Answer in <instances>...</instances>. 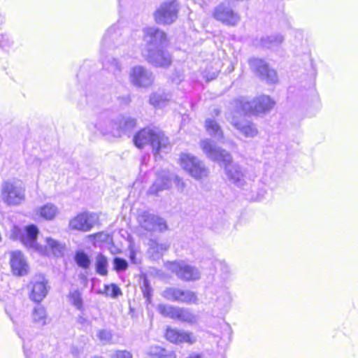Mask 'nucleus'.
Returning <instances> with one entry per match:
<instances>
[{"instance_id":"21","label":"nucleus","mask_w":358,"mask_h":358,"mask_svg":"<svg viewBox=\"0 0 358 358\" xmlns=\"http://www.w3.org/2000/svg\"><path fill=\"white\" fill-rule=\"evenodd\" d=\"M136 126V120L130 117L117 116L115 129H103V132H112L116 137L131 131Z\"/></svg>"},{"instance_id":"13","label":"nucleus","mask_w":358,"mask_h":358,"mask_svg":"<svg viewBox=\"0 0 358 358\" xmlns=\"http://www.w3.org/2000/svg\"><path fill=\"white\" fill-rule=\"evenodd\" d=\"M155 80L152 72L147 68L137 65L130 69L129 81L136 87L148 88Z\"/></svg>"},{"instance_id":"50","label":"nucleus","mask_w":358,"mask_h":358,"mask_svg":"<svg viewBox=\"0 0 358 358\" xmlns=\"http://www.w3.org/2000/svg\"><path fill=\"white\" fill-rule=\"evenodd\" d=\"M134 252H131V255H130V258L131 259V260L134 262Z\"/></svg>"},{"instance_id":"7","label":"nucleus","mask_w":358,"mask_h":358,"mask_svg":"<svg viewBox=\"0 0 358 358\" xmlns=\"http://www.w3.org/2000/svg\"><path fill=\"white\" fill-rule=\"evenodd\" d=\"M180 164L182 169L196 180H203L208 176L209 169L205 164L190 154H181Z\"/></svg>"},{"instance_id":"9","label":"nucleus","mask_w":358,"mask_h":358,"mask_svg":"<svg viewBox=\"0 0 358 358\" xmlns=\"http://www.w3.org/2000/svg\"><path fill=\"white\" fill-rule=\"evenodd\" d=\"M179 3L177 0H168L159 6L154 14L157 23L161 24H170L178 18Z\"/></svg>"},{"instance_id":"23","label":"nucleus","mask_w":358,"mask_h":358,"mask_svg":"<svg viewBox=\"0 0 358 358\" xmlns=\"http://www.w3.org/2000/svg\"><path fill=\"white\" fill-rule=\"evenodd\" d=\"M152 52L153 53L154 57L159 60L160 64L152 62L148 56L142 55L150 64L159 67H167L171 64V56L167 51L164 50V46L156 48L154 51H152Z\"/></svg>"},{"instance_id":"33","label":"nucleus","mask_w":358,"mask_h":358,"mask_svg":"<svg viewBox=\"0 0 358 358\" xmlns=\"http://www.w3.org/2000/svg\"><path fill=\"white\" fill-rule=\"evenodd\" d=\"M96 271L101 275H106L108 273L107 266L108 260L107 258L101 254H99L96 257Z\"/></svg>"},{"instance_id":"5","label":"nucleus","mask_w":358,"mask_h":358,"mask_svg":"<svg viewBox=\"0 0 358 358\" xmlns=\"http://www.w3.org/2000/svg\"><path fill=\"white\" fill-rule=\"evenodd\" d=\"M234 104L237 109L240 107L243 113L258 115L269 112L273 108L275 101L268 96L262 95L252 101H249L247 98L241 97L235 99Z\"/></svg>"},{"instance_id":"48","label":"nucleus","mask_w":358,"mask_h":358,"mask_svg":"<svg viewBox=\"0 0 358 358\" xmlns=\"http://www.w3.org/2000/svg\"><path fill=\"white\" fill-rule=\"evenodd\" d=\"M24 353H25V355H26V357H27V358H39L37 354H36V355H35L34 357H31L29 355V353H28L25 350H24ZM42 358H43V357H42Z\"/></svg>"},{"instance_id":"44","label":"nucleus","mask_w":358,"mask_h":358,"mask_svg":"<svg viewBox=\"0 0 358 358\" xmlns=\"http://www.w3.org/2000/svg\"><path fill=\"white\" fill-rule=\"evenodd\" d=\"M13 41L11 38H10L8 36L1 35V48H9L12 45Z\"/></svg>"},{"instance_id":"14","label":"nucleus","mask_w":358,"mask_h":358,"mask_svg":"<svg viewBox=\"0 0 358 358\" xmlns=\"http://www.w3.org/2000/svg\"><path fill=\"white\" fill-rule=\"evenodd\" d=\"M27 288L29 290V299L39 303L48 292V280L43 275H36L27 285Z\"/></svg>"},{"instance_id":"47","label":"nucleus","mask_w":358,"mask_h":358,"mask_svg":"<svg viewBox=\"0 0 358 358\" xmlns=\"http://www.w3.org/2000/svg\"><path fill=\"white\" fill-rule=\"evenodd\" d=\"M185 358H204V354L202 352H192Z\"/></svg>"},{"instance_id":"17","label":"nucleus","mask_w":358,"mask_h":358,"mask_svg":"<svg viewBox=\"0 0 358 358\" xmlns=\"http://www.w3.org/2000/svg\"><path fill=\"white\" fill-rule=\"evenodd\" d=\"M162 296L167 300L182 303L195 304L198 302V297L195 292L175 287L166 289Z\"/></svg>"},{"instance_id":"34","label":"nucleus","mask_w":358,"mask_h":358,"mask_svg":"<svg viewBox=\"0 0 358 358\" xmlns=\"http://www.w3.org/2000/svg\"><path fill=\"white\" fill-rule=\"evenodd\" d=\"M103 66L115 76L118 75L122 71V65L115 58H110L103 62Z\"/></svg>"},{"instance_id":"24","label":"nucleus","mask_w":358,"mask_h":358,"mask_svg":"<svg viewBox=\"0 0 358 358\" xmlns=\"http://www.w3.org/2000/svg\"><path fill=\"white\" fill-rule=\"evenodd\" d=\"M171 94L164 91L153 92L150 96V103L157 108L165 107L171 99Z\"/></svg>"},{"instance_id":"38","label":"nucleus","mask_w":358,"mask_h":358,"mask_svg":"<svg viewBox=\"0 0 358 358\" xmlns=\"http://www.w3.org/2000/svg\"><path fill=\"white\" fill-rule=\"evenodd\" d=\"M117 27L115 25L110 27L104 34L102 43L103 45H108L110 41L114 43V39L117 36Z\"/></svg>"},{"instance_id":"19","label":"nucleus","mask_w":358,"mask_h":358,"mask_svg":"<svg viewBox=\"0 0 358 358\" xmlns=\"http://www.w3.org/2000/svg\"><path fill=\"white\" fill-rule=\"evenodd\" d=\"M117 124V117H113L112 114L109 112H103L99 115L96 122L92 124H90V129H91L92 127L96 129V131L99 132L103 136H112L113 137H116L115 134L112 132H103V129L104 128L108 129H115Z\"/></svg>"},{"instance_id":"10","label":"nucleus","mask_w":358,"mask_h":358,"mask_svg":"<svg viewBox=\"0 0 358 358\" xmlns=\"http://www.w3.org/2000/svg\"><path fill=\"white\" fill-rule=\"evenodd\" d=\"M213 17L228 27H236L241 22L240 14L226 2H222L214 8Z\"/></svg>"},{"instance_id":"20","label":"nucleus","mask_w":358,"mask_h":358,"mask_svg":"<svg viewBox=\"0 0 358 358\" xmlns=\"http://www.w3.org/2000/svg\"><path fill=\"white\" fill-rule=\"evenodd\" d=\"M96 217L93 214L83 213L77 215L69 222V228L72 230L88 231L94 225Z\"/></svg>"},{"instance_id":"15","label":"nucleus","mask_w":358,"mask_h":358,"mask_svg":"<svg viewBox=\"0 0 358 358\" xmlns=\"http://www.w3.org/2000/svg\"><path fill=\"white\" fill-rule=\"evenodd\" d=\"M138 222L141 227L148 231L162 232L167 229V224L163 218L148 212L139 214Z\"/></svg>"},{"instance_id":"27","label":"nucleus","mask_w":358,"mask_h":358,"mask_svg":"<svg viewBox=\"0 0 358 358\" xmlns=\"http://www.w3.org/2000/svg\"><path fill=\"white\" fill-rule=\"evenodd\" d=\"M205 127L210 136H213L218 141L223 139V132L219 124L213 119L208 118L206 120Z\"/></svg>"},{"instance_id":"49","label":"nucleus","mask_w":358,"mask_h":358,"mask_svg":"<svg viewBox=\"0 0 358 358\" xmlns=\"http://www.w3.org/2000/svg\"><path fill=\"white\" fill-rule=\"evenodd\" d=\"M226 330L229 332V334L231 335L232 333V330L231 327L229 324H226Z\"/></svg>"},{"instance_id":"42","label":"nucleus","mask_w":358,"mask_h":358,"mask_svg":"<svg viewBox=\"0 0 358 358\" xmlns=\"http://www.w3.org/2000/svg\"><path fill=\"white\" fill-rule=\"evenodd\" d=\"M152 292V287L148 284V280H145L144 282H143V293L144 297L146 299V301L148 303L151 302Z\"/></svg>"},{"instance_id":"39","label":"nucleus","mask_w":358,"mask_h":358,"mask_svg":"<svg viewBox=\"0 0 358 358\" xmlns=\"http://www.w3.org/2000/svg\"><path fill=\"white\" fill-rule=\"evenodd\" d=\"M148 355L151 357L162 358L166 356V350L159 346H151L148 352Z\"/></svg>"},{"instance_id":"30","label":"nucleus","mask_w":358,"mask_h":358,"mask_svg":"<svg viewBox=\"0 0 358 358\" xmlns=\"http://www.w3.org/2000/svg\"><path fill=\"white\" fill-rule=\"evenodd\" d=\"M32 320L35 324L41 327L47 324V315L44 307L38 305L34 308Z\"/></svg>"},{"instance_id":"37","label":"nucleus","mask_w":358,"mask_h":358,"mask_svg":"<svg viewBox=\"0 0 358 358\" xmlns=\"http://www.w3.org/2000/svg\"><path fill=\"white\" fill-rule=\"evenodd\" d=\"M76 264L83 268H87L90 265V259L87 254L84 252H78L75 256Z\"/></svg>"},{"instance_id":"46","label":"nucleus","mask_w":358,"mask_h":358,"mask_svg":"<svg viewBox=\"0 0 358 358\" xmlns=\"http://www.w3.org/2000/svg\"><path fill=\"white\" fill-rule=\"evenodd\" d=\"M115 358H133L131 354L126 350L117 351L115 353Z\"/></svg>"},{"instance_id":"2","label":"nucleus","mask_w":358,"mask_h":358,"mask_svg":"<svg viewBox=\"0 0 358 358\" xmlns=\"http://www.w3.org/2000/svg\"><path fill=\"white\" fill-rule=\"evenodd\" d=\"M38 229L34 224H30L23 229L14 227L11 236L18 239L27 248L43 255H52L55 257L62 256L64 253V245L59 241L47 236L45 238V245L37 243Z\"/></svg>"},{"instance_id":"25","label":"nucleus","mask_w":358,"mask_h":358,"mask_svg":"<svg viewBox=\"0 0 358 358\" xmlns=\"http://www.w3.org/2000/svg\"><path fill=\"white\" fill-rule=\"evenodd\" d=\"M217 294L215 301L217 307L222 310H228L232 301L230 292L224 287L217 291Z\"/></svg>"},{"instance_id":"22","label":"nucleus","mask_w":358,"mask_h":358,"mask_svg":"<svg viewBox=\"0 0 358 358\" xmlns=\"http://www.w3.org/2000/svg\"><path fill=\"white\" fill-rule=\"evenodd\" d=\"M10 265L13 273L17 275H25L28 273L29 266L20 251L11 253Z\"/></svg>"},{"instance_id":"16","label":"nucleus","mask_w":358,"mask_h":358,"mask_svg":"<svg viewBox=\"0 0 358 358\" xmlns=\"http://www.w3.org/2000/svg\"><path fill=\"white\" fill-rule=\"evenodd\" d=\"M251 69L263 80L268 83H276L278 80L276 71L269 68L266 62L261 59L252 58L249 60Z\"/></svg>"},{"instance_id":"35","label":"nucleus","mask_w":358,"mask_h":358,"mask_svg":"<svg viewBox=\"0 0 358 358\" xmlns=\"http://www.w3.org/2000/svg\"><path fill=\"white\" fill-rule=\"evenodd\" d=\"M99 293L106 296H110L112 298H116L122 295V292L120 287L113 283L110 285H105L104 290L103 292L99 291Z\"/></svg>"},{"instance_id":"8","label":"nucleus","mask_w":358,"mask_h":358,"mask_svg":"<svg viewBox=\"0 0 358 358\" xmlns=\"http://www.w3.org/2000/svg\"><path fill=\"white\" fill-rule=\"evenodd\" d=\"M165 267L183 281H196L201 278L200 270L195 266L188 264L184 261L166 262Z\"/></svg>"},{"instance_id":"3","label":"nucleus","mask_w":358,"mask_h":358,"mask_svg":"<svg viewBox=\"0 0 358 358\" xmlns=\"http://www.w3.org/2000/svg\"><path fill=\"white\" fill-rule=\"evenodd\" d=\"M133 141L138 148L150 146L155 156L166 153L171 149L168 137L158 129L144 128L135 134Z\"/></svg>"},{"instance_id":"26","label":"nucleus","mask_w":358,"mask_h":358,"mask_svg":"<svg viewBox=\"0 0 358 358\" xmlns=\"http://www.w3.org/2000/svg\"><path fill=\"white\" fill-rule=\"evenodd\" d=\"M169 248L166 243H158L156 241L150 240L149 243L148 253L153 259H158L162 256Z\"/></svg>"},{"instance_id":"11","label":"nucleus","mask_w":358,"mask_h":358,"mask_svg":"<svg viewBox=\"0 0 358 358\" xmlns=\"http://www.w3.org/2000/svg\"><path fill=\"white\" fill-rule=\"evenodd\" d=\"M172 180H174V183L178 190L182 191L184 189L185 185L180 178L169 171H162L157 174V178L150 187L148 193L150 194H157L160 191L169 189L171 187Z\"/></svg>"},{"instance_id":"4","label":"nucleus","mask_w":358,"mask_h":358,"mask_svg":"<svg viewBox=\"0 0 358 358\" xmlns=\"http://www.w3.org/2000/svg\"><path fill=\"white\" fill-rule=\"evenodd\" d=\"M143 32L144 46L141 50L142 55L148 56L152 62L160 64L159 61L154 57L152 51L164 46L166 41V34L155 27H145Z\"/></svg>"},{"instance_id":"12","label":"nucleus","mask_w":358,"mask_h":358,"mask_svg":"<svg viewBox=\"0 0 358 358\" xmlns=\"http://www.w3.org/2000/svg\"><path fill=\"white\" fill-rule=\"evenodd\" d=\"M3 199L8 205H18L24 200V187L20 180L7 181L2 191Z\"/></svg>"},{"instance_id":"32","label":"nucleus","mask_w":358,"mask_h":358,"mask_svg":"<svg viewBox=\"0 0 358 358\" xmlns=\"http://www.w3.org/2000/svg\"><path fill=\"white\" fill-rule=\"evenodd\" d=\"M180 307H175L169 305L159 304L157 306L159 313L164 317H169L171 319L176 320L178 316Z\"/></svg>"},{"instance_id":"31","label":"nucleus","mask_w":358,"mask_h":358,"mask_svg":"<svg viewBox=\"0 0 358 358\" xmlns=\"http://www.w3.org/2000/svg\"><path fill=\"white\" fill-rule=\"evenodd\" d=\"M176 320L182 322L188 323L189 324H194L196 323L198 317L189 309L180 308L178 311V316L177 317Z\"/></svg>"},{"instance_id":"41","label":"nucleus","mask_w":358,"mask_h":358,"mask_svg":"<svg viewBox=\"0 0 358 358\" xmlns=\"http://www.w3.org/2000/svg\"><path fill=\"white\" fill-rule=\"evenodd\" d=\"M97 336L104 343H109L112 339V333L109 330L102 329L99 331Z\"/></svg>"},{"instance_id":"18","label":"nucleus","mask_w":358,"mask_h":358,"mask_svg":"<svg viewBox=\"0 0 358 358\" xmlns=\"http://www.w3.org/2000/svg\"><path fill=\"white\" fill-rule=\"evenodd\" d=\"M165 336L169 342L177 345H193L197 341V338L193 332L176 328L168 327Z\"/></svg>"},{"instance_id":"40","label":"nucleus","mask_w":358,"mask_h":358,"mask_svg":"<svg viewBox=\"0 0 358 358\" xmlns=\"http://www.w3.org/2000/svg\"><path fill=\"white\" fill-rule=\"evenodd\" d=\"M114 268L117 271H125L128 267L127 262L120 257H115L113 260Z\"/></svg>"},{"instance_id":"51","label":"nucleus","mask_w":358,"mask_h":358,"mask_svg":"<svg viewBox=\"0 0 358 358\" xmlns=\"http://www.w3.org/2000/svg\"><path fill=\"white\" fill-rule=\"evenodd\" d=\"M73 354L75 356H78V352H77V351H76V352H73Z\"/></svg>"},{"instance_id":"43","label":"nucleus","mask_w":358,"mask_h":358,"mask_svg":"<svg viewBox=\"0 0 358 358\" xmlns=\"http://www.w3.org/2000/svg\"><path fill=\"white\" fill-rule=\"evenodd\" d=\"M219 71L220 70L217 68H215L213 69L211 72L205 71L203 76L207 79V80H211L217 76Z\"/></svg>"},{"instance_id":"36","label":"nucleus","mask_w":358,"mask_h":358,"mask_svg":"<svg viewBox=\"0 0 358 358\" xmlns=\"http://www.w3.org/2000/svg\"><path fill=\"white\" fill-rule=\"evenodd\" d=\"M69 299L72 305H73L78 310L83 308V299L82 294L78 289L70 291L69 294Z\"/></svg>"},{"instance_id":"29","label":"nucleus","mask_w":358,"mask_h":358,"mask_svg":"<svg viewBox=\"0 0 358 358\" xmlns=\"http://www.w3.org/2000/svg\"><path fill=\"white\" fill-rule=\"evenodd\" d=\"M41 217L46 220H53L59 213L58 208L52 203H46L37 210Z\"/></svg>"},{"instance_id":"45","label":"nucleus","mask_w":358,"mask_h":358,"mask_svg":"<svg viewBox=\"0 0 358 358\" xmlns=\"http://www.w3.org/2000/svg\"><path fill=\"white\" fill-rule=\"evenodd\" d=\"M215 266H219L224 273H228L229 271V266L223 261L215 260Z\"/></svg>"},{"instance_id":"6","label":"nucleus","mask_w":358,"mask_h":358,"mask_svg":"<svg viewBox=\"0 0 358 358\" xmlns=\"http://www.w3.org/2000/svg\"><path fill=\"white\" fill-rule=\"evenodd\" d=\"M247 113H243L241 108L235 107L231 103V111L227 115V120L245 138H254L258 134V130L252 122L242 118Z\"/></svg>"},{"instance_id":"1","label":"nucleus","mask_w":358,"mask_h":358,"mask_svg":"<svg viewBox=\"0 0 358 358\" xmlns=\"http://www.w3.org/2000/svg\"><path fill=\"white\" fill-rule=\"evenodd\" d=\"M200 147L208 158L224 167V173L230 182L238 187L246 185L248 178L245 170L238 164L232 163V156L229 152L217 147L210 139L201 141Z\"/></svg>"},{"instance_id":"28","label":"nucleus","mask_w":358,"mask_h":358,"mask_svg":"<svg viewBox=\"0 0 358 358\" xmlns=\"http://www.w3.org/2000/svg\"><path fill=\"white\" fill-rule=\"evenodd\" d=\"M284 38L280 34L271 35L262 37L260 39L259 45L264 48L275 50L283 42Z\"/></svg>"}]
</instances>
